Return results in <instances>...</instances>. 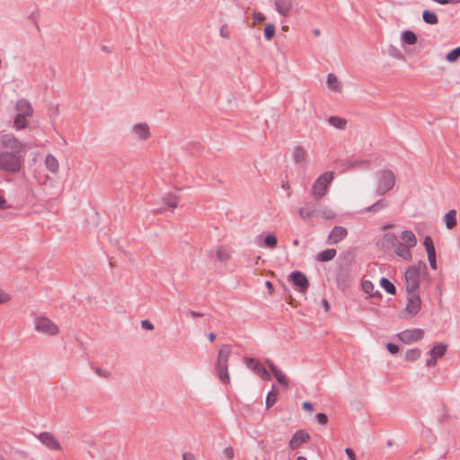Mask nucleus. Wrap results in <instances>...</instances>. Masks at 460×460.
Listing matches in <instances>:
<instances>
[{
    "instance_id": "nucleus-6",
    "label": "nucleus",
    "mask_w": 460,
    "mask_h": 460,
    "mask_svg": "<svg viewBox=\"0 0 460 460\" xmlns=\"http://www.w3.org/2000/svg\"><path fill=\"white\" fill-rule=\"evenodd\" d=\"M332 179L333 173L332 172H326L322 174L312 186V195L317 199L323 198L326 194L328 186Z\"/></svg>"
},
{
    "instance_id": "nucleus-53",
    "label": "nucleus",
    "mask_w": 460,
    "mask_h": 460,
    "mask_svg": "<svg viewBox=\"0 0 460 460\" xmlns=\"http://www.w3.org/2000/svg\"><path fill=\"white\" fill-rule=\"evenodd\" d=\"M7 208V206H6V199L3 196L2 190H0V209H4V208Z\"/></svg>"
},
{
    "instance_id": "nucleus-10",
    "label": "nucleus",
    "mask_w": 460,
    "mask_h": 460,
    "mask_svg": "<svg viewBox=\"0 0 460 460\" xmlns=\"http://www.w3.org/2000/svg\"><path fill=\"white\" fill-rule=\"evenodd\" d=\"M424 331L420 328H413L402 331L397 334L398 339L403 343L410 344L424 338Z\"/></svg>"
},
{
    "instance_id": "nucleus-15",
    "label": "nucleus",
    "mask_w": 460,
    "mask_h": 460,
    "mask_svg": "<svg viewBox=\"0 0 460 460\" xmlns=\"http://www.w3.org/2000/svg\"><path fill=\"white\" fill-rule=\"evenodd\" d=\"M423 245L428 255L429 266L432 270H436L438 269V265L436 260V249L432 238L429 235L426 236L423 240Z\"/></svg>"
},
{
    "instance_id": "nucleus-7",
    "label": "nucleus",
    "mask_w": 460,
    "mask_h": 460,
    "mask_svg": "<svg viewBox=\"0 0 460 460\" xmlns=\"http://www.w3.org/2000/svg\"><path fill=\"white\" fill-rule=\"evenodd\" d=\"M0 146L5 150L17 153L23 154L26 150L25 145L11 133H4L0 135Z\"/></svg>"
},
{
    "instance_id": "nucleus-52",
    "label": "nucleus",
    "mask_w": 460,
    "mask_h": 460,
    "mask_svg": "<svg viewBox=\"0 0 460 460\" xmlns=\"http://www.w3.org/2000/svg\"><path fill=\"white\" fill-rule=\"evenodd\" d=\"M182 460H197L195 456L190 452H185L182 455Z\"/></svg>"
},
{
    "instance_id": "nucleus-3",
    "label": "nucleus",
    "mask_w": 460,
    "mask_h": 460,
    "mask_svg": "<svg viewBox=\"0 0 460 460\" xmlns=\"http://www.w3.org/2000/svg\"><path fill=\"white\" fill-rule=\"evenodd\" d=\"M427 267L424 262L420 261L409 267L405 271V287L408 294L416 293L420 287V277L426 273Z\"/></svg>"
},
{
    "instance_id": "nucleus-58",
    "label": "nucleus",
    "mask_w": 460,
    "mask_h": 460,
    "mask_svg": "<svg viewBox=\"0 0 460 460\" xmlns=\"http://www.w3.org/2000/svg\"><path fill=\"white\" fill-rule=\"evenodd\" d=\"M313 33L314 34V36H319L321 32H320V30H319V29H314V30L313 31Z\"/></svg>"
},
{
    "instance_id": "nucleus-14",
    "label": "nucleus",
    "mask_w": 460,
    "mask_h": 460,
    "mask_svg": "<svg viewBox=\"0 0 460 460\" xmlns=\"http://www.w3.org/2000/svg\"><path fill=\"white\" fill-rule=\"evenodd\" d=\"M131 133L134 138L142 141H146L151 137L150 127L146 122H140L135 124L131 128Z\"/></svg>"
},
{
    "instance_id": "nucleus-57",
    "label": "nucleus",
    "mask_w": 460,
    "mask_h": 460,
    "mask_svg": "<svg viewBox=\"0 0 460 460\" xmlns=\"http://www.w3.org/2000/svg\"><path fill=\"white\" fill-rule=\"evenodd\" d=\"M208 339L210 341H214L216 339V335L214 333H209Z\"/></svg>"
},
{
    "instance_id": "nucleus-29",
    "label": "nucleus",
    "mask_w": 460,
    "mask_h": 460,
    "mask_svg": "<svg viewBox=\"0 0 460 460\" xmlns=\"http://www.w3.org/2000/svg\"><path fill=\"white\" fill-rule=\"evenodd\" d=\"M336 253L337 252L335 249H327L325 251L319 252L316 255V260L318 261H329L335 257Z\"/></svg>"
},
{
    "instance_id": "nucleus-22",
    "label": "nucleus",
    "mask_w": 460,
    "mask_h": 460,
    "mask_svg": "<svg viewBox=\"0 0 460 460\" xmlns=\"http://www.w3.org/2000/svg\"><path fill=\"white\" fill-rule=\"evenodd\" d=\"M326 84L330 91L341 93L342 92V86L338 79L337 75L332 73L327 75Z\"/></svg>"
},
{
    "instance_id": "nucleus-19",
    "label": "nucleus",
    "mask_w": 460,
    "mask_h": 460,
    "mask_svg": "<svg viewBox=\"0 0 460 460\" xmlns=\"http://www.w3.org/2000/svg\"><path fill=\"white\" fill-rule=\"evenodd\" d=\"M310 438L309 434L304 430H297L291 438L289 441V447L293 450L301 447L302 444L307 442Z\"/></svg>"
},
{
    "instance_id": "nucleus-17",
    "label": "nucleus",
    "mask_w": 460,
    "mask_h": 460,
    "mask_svg": "<svg viewBox=\"0 0 460 460\" xmlns=\"http://www.w3.org/2000/svg\"><path fill=\"white\" fill-rule=\"evenodd\" d=\"M289 278L292 279L296 289L305 293L309 286V281L306 276L300 271H294L290 274Z\"/></svg>"
},
{
    "instance_id": "nucleus-37",
    "label": "nucleus",
    "mask_w": 460,
    "mask_h": 460,
    "mask_svg": "<svg viewBox=\"0 0 460 460\" xmlns=\"http://www.w3.org/2000/svg\"><path fill=\"white\" fill-rule=\"evenodd\" d=\"M385 207H386V202L385 201V199H380V200L376 201L375 204H373L372 206L367 207L366 208V211L367 212H377Z\"/></svg>"
},
{
    "instance_id": "nucleus-33",
    "label": "nucleus",
    "mask_w": 460,
    "mask_h": 460,
    "mask_svg": "<svg viewBox=\"0 0 460 460\" xmlns=\"http://www.w3.org/2000/svg\"><path fill=\"white\" fill-rule=\"evenodd\" d=\"M402 40L408 45H414L417 42V36L411 31H405L402 33Z\"/></svg>"
},
{
    "instance_id": "nucleus-34",
    "label": "nucleus",
    "mask_w": 460,
    "mask_h": 460,
    "mask_svg": "<svg viewBox=\"0 0 460 460\" xmlns=\"http://www.w3.org/2000/svg\"><path fill=\"white\" fill-rule=\"evenodd\" d=\"M380 286L391 295H394L396 292L395 286L387 279L382 278L380 280Z\"/></svg>"
},
{
    "instance_id": "nucleus-21",
    "label": "nucleus",
    "mask_w": 460,
    "mask_h": 460,
    "mask_svg": "<svg viewBox=\"0 0 460 460\" xmlns=\"http://www.w3.org/2000/svg\"><path fill=\"white\" fill-rule=\"evenodd\" d=\"M217 261L219 262H227L232 258V249L226 245H219L215 251Z\"/></svg>"
},
{
    "instance_id": "nucleus-41",
    "label": "nucleus",
    "mask_w": 460,
    "mask_h": 460,
    "mask_svg": "<svg viewBox=\"0 0 460 460\" xmlns=\"http://www.w3.org/2000/svg\"><path fill=\"white\" fill-rule=\"evenodd\" d=\"M264 20H265V16L261 13L254 12L252 13V24L253 25L260 24L262 22H264Z\"/></svg>"
},
{
    "instance_id": "nucleus-48",
    "label": "nucleus",
    "mask_w": 460,
    "mask_h": 460,
    "mask_svg": "<svg viewBox=\"0 0 460 460\" xmlns=\"http://www.w3.org/2000/svg\"><path fill=\"white\" fill-rule=\"evenodd\" d=\"M141 326L145 329V330H147V331H152L154 330V325L153 323L148 321V320H143L141 322Z\"/></svg>"
},
{
    "instance_id": "nucleus-47",
    "label": "nucleus",
    "mask_w": 460,
    "mask_h": 460,
    "mask_svg": "<svg viewBox=\"0 0 460 460\" xmlns=\"http://www.w3.org/2000/svg\"><path fill=\"white\" fill-rule=\"evenodd\" d=\"M318 423L325 425L328 422V417L325 413H317L315 416Z\"/></svg>"
},
{
    "instance_id": "nucleus-51",
    "label": "nucleus",
    "mask_w": 460,
    "mask_h": 460,
    "mask_svg": "<svg viewBox=\"0 0 460 460\" xmlns=\"http://www.w3.org/2000/svg\"><path fill=\"white\" fill-rule=\"evenodd\" d=\"M345 453L346 455L348 456L349 459V460H357V457H356V455L355 453L353 452L352 449L350 448H346L345 449Z\"/></svg>"
},
{
    "instance_id": "nucleus-13",
    "label": "nucleus",
    "mask_w": 460,
    "mask_h": 460,
    "mask_svg": "<svg viewBox=\"0 0 460 460\" xmlns=\"http://www.w3.org/2000/svg\"><path fill=\"white\" fill-rule=\"evenodd\" d=\"M245 363L247 367L254 371L261 379L265 381L270 380L271 376L270 372L259 360L248 358L245 359Z\"/></svg>"
},
{
    "instance_id": "nucleus-49",
    "label": "nucleus",
    "mask_w": 460,
    "mask_h": 460,
    "mask_svg": "<svg viewBox=\"0 0 460 460\" xmlns=\"http://www.w3.org/2000/svg\"><path fill=\"white\" fill-rule=\"evenodd\" d=\"M388 351L392 354H396L399 351V347L395 344L388 343L386 345Z\"/></svg>"
},
{
    "instance_id": "nucleus-2",
    "label": "nucleus",
    "mask_w": 460,
    "mask_h": 460,
    "mask_svg": "<svg viewBox=\"0 0 460 460\" xmlns=\"http://www.w3.org/2000/svg\"><path fill=\"white\" fill-rule=\"evenodd\" d=\"M23 164L22 153L8 150L0 152V170L7 172H18Z\"/></svg>"
},
{
    "instance_id": "nucleus-12",
    "label": "nucleus",
    "mask_w": 460,
    "mask_h": 460,
    "mask_svg": "<svg viewBox=\"0 0 460 460\" xmlns=\"http://www.w3.org/2000/svg\"><path fill=\"white\" fill-rule=\"evenodd\" d=\"M421 308V299L417 293H411L407 298L405 314L408 317L415 316Z\"/></svg>"
},
{
    "instance_id": "nucleus-11",
    "label": "nucleus",
    "mask_w": 460,
    "mask_h": 460,
    "mask_svg": "<svg viewBox=\"0 0 460 460\" xmlns=\"http://www.w3.org/2000/svg\"><path fill=\"white\" fill-rule=\"evenodd\" d=\"M447 346L444 343H438L433 346L426 360L427 367H433L437 365L438 359L443 358L447 352Z\"/></svg>"
},
{
    "instance_id": "nucleus-43",
    "label": "nucleus",
    "mask_w": 460,
    "mask_h": 460,
    "mask_svg": "<svg viewBox=\"0 0 460 460\" xmlns=\"http://www.w3.org/2000/svg\"><path fill=\"white\" fill-rule=\"evenodd\" d=\"M11 300V296L2 288H0V304H5Z\"/></svg>"
},
{
    "instance_id": "nucleus-9",
    "label": "nucleus",
    "mask_w": 460,
    "mask_h": 460,
    "mask_svg": "<svg viewBox=\"0 0 460 460\" xmlns=\"http://www.w3.org/2000/svg\"><path fill=\"white\" fill-rule=\"evenodd\" d=\"M37 438L48 449L52 451H60L62 449L61 444L58 438L51 432L44 431L37 435Z\"/></svg>"
},
{
    "instance_id": "nucleus-30",
    "label": "nucleus",
    "mask_w": 460,
    "mask_h": 460,
    "mask_svg": "<svg viewBox=\"0 0 460 460\" xmlns=\"http://www.w3.org/2000/svg\"><path fill=\"white\" fill-rule=\"evenodd\" d=\"M327 120L330 125L338 129H344L347 127V120L341 117L332 116Z\"/></svg>"
},
{
    "instance_id": "nucleus-45",
    "label": "nucleus",
    "mask_w": 460,
    "mask_h": 460,
    "mask_svg": "<svg viewBox=\"0 0 460 460\" xmlns=\"http://www.w3.org/2000/svg\"><path fill=\"white\" fill-rule=\"evenodd\" d=\"M223 455L228 460H233L234 457V450L232 447H227L223 450Z\"/></svg>"
},
{
    "instance_id": "nucleus-27",
    "label": "nucleus",
    "mask_w": 460,
    "mask_h": 460,
    "mask_svg": "<svg viewBox=\"0 0 460 460\" xmlns=\"http://www.w3.org/2000/svg\"><path fill=\"white\" fill-rule=\"evenodd\" d=\"M276 8L281 15H287L292 8V1L276 0Z\"/></svg>"
},
{
    "instance_id": "nucleus-44",
    "label": "nucleus",
    "mask_w": 460,
    "mask_h": 460,
    "mask_svg": "<svg viewBox=\"0 0 460 460\" xmlns=\"http://www.w3.org/2000/svg\"><path fill=\"white\" fill-rule=\"evenodd\" d=\"M94 372L101 377L103 378H109L111 376V373L107 369H103L101 367H93Z\"/></svg>"
},
{
    "instance_id": "nucleus-32",
    "label": "nucleus",
    "mask_w": 460,
    "mask_h": 460,
    "mask_svg": "<svg viewBox=\"0 0 460 460\" xmlns=\"http://www.w3.org/2000/svg\"><path fill=\"white\" fill-rule=\"evenodd\" d=\"M422 18H423V21L428 24L435 25V24H438V22L437 14L429 10H425L423 12Z\"/></svg>"
},
{
    "instance_id": "nucleus-55",
    "label": "nucleus",
    "mask_w": 460,
    "mask_h": 460,
    "mask_svg": "<svg viewBox=\"0 0 460 460\" xmlns=\"http://www.w3.org/2000/svg\"><path fill=\"white\" fill-rule=\"evenodd\" d=\"M265 286L267 287L269 292L271 294L273 292V285L270 281H266Z\"/></svg>"
},
{
    "instance_id": "nucleus-61",
    "label": "nucleus",
    "mask_w": 460,
    "mask_h": 460,
    "mask_svg": "<svg viewBox=\"0 0 460 460\" xmlns=\"http://www.w3.org/2000/svg\"><path fill=\"white\" fill-rule=\"evenodd\" d=\"M294 244L298 245V241L297 240L294 241Z\"/></svg>"
},
{
    "instance_id": "nucleus-20",
    "label": "nucleus",
    "mask_w": 460,
    "mask_h": 460,
    "mask_svg": "<svg viewBox=\"0 0 460 460\" xmlns=\"http://www.w3.org/2000/svg\"><path fill=\"white\" fill-rule=\"evenodd\" d=\"M347 235V230L342 226H334L328 236V243L335 244L343 240Z\"/></svg>"
},
{
    "instance_id": "nucleus-46",
    "label": "nucleus",
    "mask_w": 460,
    "mask_h": 460,
    "mask_svg": "<svg viewBox=\"0 0 460 460\" xmlns=\"http://www.w3.org/2000/svg\"><path fill=\"white\" fill-rule=\"evenodd\" d=\"M313 211L309 208H301L299 209V215L301 217L306 219L312 216Z\"/></svg>"
},
{
    "instance_id": "nucleus-26",
    "label": "nucleus",
    "mask_w": 460,
    "mask_h": 460,
    "mask_svg": "<svg viewBox=\"0 0 460 460\" xmlns=\"http://www.w3.org/2000/svg\"><path fill=\"white\" fill-rule=\"evenodd\" d=\"M306 158H307V152L303 146H297L294 148L293 160L296 164L304 163L306 161Z\"/></svg>"
},
{
    "instance_id": "nucleus-8",
    "label": "nucleus",
    "mask_w": 460,
    "mask_h": 460,
    "mask_svg": "<svg viewBox=\"0 0 460 460\" xmlns=\"http://www.w3.org/2000/svg\"><path fill=\"white\" fill-rule=\"evenodd\" d=\"M34 327L38 332L55 336L59 333L58 326L49 318L46 316H39L34 320Z\"/></svg>"
},
{
    "instance_id": "nucleus-59",
    "label": "nucleus",
    "mask_w": 460,
    "mask_h": 460,
    "mask_svg": "<svg viewBox=\"0 0 460 460\" xmlns=\"http://www.w3.org/2000/svg\"><path fill=\"white\" fill-rule=\"evenodd\" d=\"M296 460H307V459L305 457H304V456H298L296 458Z\"/></svg>"
},
{
    "instance_id": "nucleus-18",
    "label": "nucleus",
    "mask_w": 460,
    "mask_h": 460,
    "mask_svg": "<svg viewBox=\"0 0 460 460\" xmlns=\"http://www.w3.org/2000/svg\"><path fill=\"white\" fill-rule=\"evenodd\" d=\"M266 364L268 365L270 372L272 373L278 383L284 388H288L289 383L286 375L280 369H279L271 360L268 359L266 361Z\"/></svg>"
},
{
    "instance_id": "nucleus-54",
    "label": "nucleus",
    "mask_w": 460,
    "mask_h": 460,
    "mask_svg": "<svg viewBox=\"0 0 460 460\" xmlns=\"http://www.w3.org/2000/svg\"><path fill=\"white\" fill-rule=\"evenodd\" d=\"M303 409H304L305 411H314V406H313V404H312L311 402H305L303 403Z\"/></svg>"
},
{
    "instance_id": "nucleus-38",
    "label": "nucleus",
    "mask_w": 460,
    "mask_h": 460,
    "mask_svg": "<svg viewBox=\"0 0 460 460\" xmlns=\"http://www.w3.org/2000/svg\"><path fill=\"white\" fill-rule=\"evenodd\" d=\"M278 394L274 390L270 391L266 398V407L270 408L277 402Z\"/></svg>"
},
{
    "instance_id": "nucleus-28",
    "label": "nucleus",
    "mask_w": 460,
    "mask_h": 460,
    "mask_svg": "<svg viewBox=\"0 0 460 460\" xmlns=\"http://www.w3.org/2000/svg\"><path fill=\"white\" fill-rule=\"evenodd\" d=\"M443 221L447 229H453L456 226V211L449 210L443 217Z\"/></svg>"
},
{
    "instance_id": "nucleus-31",
    "label": "nucleus",
    "mask_w": 460,
    "mask_h": 460,
    "mask_svg": "<svg viewBox=\"0 0 460 460\" xmlns=\"http://www.w3.org/2000/svg\"><path fill=\"white\" fill-rule=\"evenodd\" d=\"M421 356V350L418 348L408 349L405 352L404 358L407 361L413 362L418 360Z\"/></svg>"
},
{
    "instance_id": "nucleus-5",
    "label": "nucleus",
    "mask_w": 460,
    "mask_h": 460,
    "mask_svg": "<svg viewBox=\"0 0 460 460\" xmlns=\"http://www.w3.org/2000/svg\"><path fill=\"white\" fill-rule=\"evenodd\" d=\"M231 353V348L224 345L218 351L217 372L219 379L224 383H229L230 377L228 374V358Z\"/></svg>"
},
{
    "instance_id": "nucleus-56",
    "label": "nucleus",
    "mask_w": 460,
    "mask_h": 460,
    "mask_svg": "<svg viewBox=\"0 0 460 460\" xmlns=\"http://www.w3.org/2000/svg\"><path fill=\"white\" fill-rule=\"evenodd\" d=\"M323 305L325 311H328L329 310V303L326 300H323Z\"/></svg>"
},
{
    "instance_id": "nucleus-35",
    "label": "nucleus",
    "mask_w": 460,
    "mask_h": 460,
    "mask_svg": "<svg viewBox=\"0 0 460 460\" xmlns=\"http://www.w3.org/2000/svg\"><path fill=\"white\" fill-rule=\"evenodd\" d=\"M277 244H278V238L273 234L266 235L263 239V246L264 247H267L270 249H274L277 246Z\"/></svg>"
},
{
    "instance_id": "nucleus-23",
    "label": "nucleus",
    "mask_w": 460,
    "mask_h": 460,
    "mask_svg": "<svg viewBox=\"0 0 460 460\" xmlns=\"http://www.w3.org/2000/svg\"><path fill=\"white\" fill-rule=\"evenodd\" d=\"M16 111L17 114L26 116V117H31L32 116V108L29 102L25 100H19L16 102Z\"/></svg>"
},
{
    "instance_id": "nucleus-36",
    "label": "nucleus",
    "mask_w": 460,
    "mask_h": 460,
    "mask_svg": "<svg viewBox=\"0 0 460 460\" xmlns=\"http://www.w3.org/2000/svg\"><path fill=\"white\" fill-rule=\"evenodd\" d=\"M29 117L17 114L14 118V127L16 129L21 130L27 127V119Z\"/></svg>"
},
{
    "instance_id": "nucleus-42",
    "label": "nucleus",
    "mask_w": 460,
    "mask_h": 460,
    "mask_svg": "<svg viewBox=\"0 0 460 460\" xmlns=\"http://www.w3.org/2000/svg\"><path fill=\"white\" fill-rule=\"evenodd\" d=\"M219 34L224 39H229L231 36V31L227 24H223L220 27Z\"/></svg>"
},
{
    "instance_id": "nucleus-39",
    "label": "nucleus",
    "mask_w": 460,
    "mask_h": 460,
    "mask_svg": "<svg viewBox=\"0 0 460 460\" xmlns=\"http://www.w3.org/2000/svg\"><path fill=\"white\" fill-rule=\"evenodd\" d=\"M264 35L267 40H272L275 35V26L272 23H269L264 28Z\"/></svg>"
},
{
    "instance_id": "nucleus-25",
    "label": "nucleus",
    "mask_w": 460,
    "mask_h": 460,
    "mask_svg": "<svg viewBox=\"0 0 460 460\" xmlns=\"http://www.w3.org/2000/svg\"><path fill=\"white\" fill-rule=\"evenodd\" d=\"M45 166L52 173H57L59 170V163L58 159L51 154L45 158Z\"/></svg>"
},
{
    "instance_id": "nucleus-60",
    "label": "nucleus",
    "mask_w": 460,
    "mask_h": 460,
    "mask_svg": "<svg viewBox=\"0 0 460 460\" xmlns=\"http://www.w3.org/2000/svg\"><path fill=\"white\" fill-rule=\"evenodd\" d=\"M391 227H393L392 225H387V226H384V228H391Z\"/></svg>"
},
{
    "instance_id": "nucleus-1",
    "label": "nucleus",
    "mask_w": 460,
    "mask_h": 460,
    "mask_svg": "<svg viewBox=\"0 0 460 460\" xmlns=\"http://www.w3.org/2000/svg\"><path fill=\"white\" fill-rule=\"evenodd\" d=\"M381 242L384 246L393 249L398 257L406 261L412 260L411 249L418 243L417 237L411 230H403L399 236L393 233H386L383 235Z\"/></svg>"
},
{
    "instance_id": "nucleus-50",
    "label": "nucleus",
    "mask_w": 460,
    "mask_h": 460,
    "mask_svg": "<svg viewBox=\"0 0 460 460\" xmlns=\"http://www.w3.org/2000/svg\"><path fill=\"white\" fill-rule=\"evenodd\" d=\"M323 217L327 219H332L335 217V213L332 210H324L323 211Z\"/></svg>"
},
{
    "instance_id": "nucleus-24",
    "label": "nucleus",
    "mask_w": 460,
    "mask_h": 460,
    "mask_svg": "<svg viewBox=\"0 0 460 460\" xmlns=\"http://www.w3.org/2000/svg\"><path fill=\"white\" fill-rule=\"evenodd\" d=\"M363 291L371 297L381 298V293L376 289L375 285L369 280H364L361 284Z\"/></svg>"
},
{
    "instance_id": "nucleus-4",
    "label": "nucleus",
    "mask_w": 460,
    "mask_h": 460,
    "mask_svg": "<svg viewBox=\"0 0 460 460\" xmlns=\"http://www.w3.org/2000/svg\"><path fill=\"white\" fill-rule=\"evenodd\" d=\"M376 193L378 195H385L394 187L396 177L393 171L384 169L376 173Z\"/></svg>"
},
{
    "instance_id": "nucleus-40",
    "label": "nucleus",
    "mask_w": 460,
    "mask_h": 460,
    "mask_svg": "<svg viewBox=\"0 0 460 460\" xmlns=\"http://www.w3.org/2000/svg\"><path fill=\"white\" fill-rule=\"evenodd\" d=\"M460 58V47L454 49L447 55V60L450 63L456 62Z\"/></svg>"
},
{
    "instance_id": "nucleus-16",
    "label": "nucleus",
    "mask_w": 460,
    "mask_h": 460,
    "mask_svg": "<svg viewBox=\"0 0 460 460\" xmlns=\"http://www.w3.org/2000/svg\"><path fill=\"white\" fill-rule=\"evenodd\" d=\"M180 202V196L177 193L174 192H166L162 197V203L164 205V208L162 210L159 211V213H162L165 210H174Z\"/></svg>"
}]
</instances>
